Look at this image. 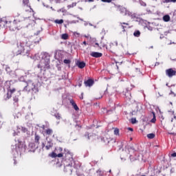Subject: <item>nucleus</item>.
Instances as JSON below:
<instances>
[{
	"mask_svg": "<svg viewBox=\"0 0 176 176\" xmlns=\"http://www.w3.org/2000/svg\"><path fill=\"white\" fill-rule=\"evenodd\" d=\"M38 34H39V32L30 38H24L17 45L16 50L15 51L14 56H19V54H22V53L28 54L30 50H31L35 45H38V43L41 42V38L38 36Z\"/></svg>",
	"mask_w": 176,
	"mask_h": 176,
	"instance_id": "obj_1",
	"label": "nucleus"
},
{
	"mask_svg": "<svg viewBox=\"0 0 176 176\" xmlns=\"http://www.w3.org/2000/svg\"><path fill=\"white\" fill-rule=\"evenodd\" d=\"M36 60H41L38 65V68L41 69V71H46L50 68V56L49 54L46 52H41L35 55Z\"/></svg>",
	"mask_w": 176,
	"mask_h": 176,
	"instance_id": "obj_2",
	"label": "nucleus"
},
{
	"mask_svg": "<svg viewBox=\"0 0 176 176\" xmlns=\"http://www.w3.org/2000/svg\"><path fill=\"white\" fill-rule=\"evenodd\" d=\"M74 162V158L72 157V154L71 153H67L65 154V157L62 160V166H64V171L69 173V174H72V163Z\"/></svg>",
	"mask_w": 176,
	"mask_h": 176,
	"instance_id": "obj_3",
	"label": "nucleus"
},
{
	"mask_svg": "<svg viewBox=\"0 0 176 176\" xmlns=\"http://www.w3.org/2000/svg\"><path fill=\"white\" fill-rule=\"evenodd\" d=\"M0 27H9L11 31H16V30H17L16 20L12 23L10 21H8L5 17L0 18Z\"/></svg>",
	"mask_w": 176,
	"mask_h": 176,
	"instance_id": "obj_4",
	"label": "nucleus"
},
{
	"mask_svg": "<svg viewBox=\"0 0 176 176\" xmlns=\"http://www.w3.org/2000/svg\"><path fill=\"white\" fill-rule=\"evenodd\" d=\"M38 91V88H36V85L32 82L31 80H28L26 82V86L23 88V91Z\"/></svg>",
	"mask_w": 176,
	"mask_h": 176,
	"instance_id": "obj_5",
	"label": "nucleus"
},
{
	"mask_svg": "<svg viewBox=\"0 0 176 176\" xmlns=\"http://www.w3.org/2000/svg\"><path fill=\"white\" fill-rule=\"evenodd\" d=\"M120 11L122 14H124V16H128L129 17H131V19H132L133 20L137 18V14L127 11V10L124 8V7H120Z\"/></svg>",
	"mask_w": 176,
	"mask_h": 176,
	"instance_id": "obj_6",
	"label": "nucleus"
},
{
	"mask_svg": "<svg viewBox=\"0 0 176 176\" xmlns=\"http://www.w3.org/2000/svg\"><path fill=\"white\" fill-rule=\"evenodd\" d=\"M42 145H43V148H45V149H47V151H49V149H50L51 148H53V145H54L53 140L49 138V137H47L45 143H43Z\"/></svg>",
	"mask_w": 176,
	"mask_h": 176,
	"instance_id": "obj_7",
	"label": "nucleus"
},
{
	"mask_svg": "<svg viewBox=\"0 0 176 176\" xmlns=\"http://www.w3.org/2000/svg\"><path fill=\"white\" fill-rule=\"evenodd\" d=\"M6 71L10 74L12 78H16V76H20V74H24V71L20 69L16 70L15 72H10V68L9 67H7Z\"/></svg>",
	"mask_w": 176,
	"mask_h": 176,
	"instance_id": "obj_8",
	"label": "nucleus"
},
{
	"mask_svg": "<svg viewBox=\"0 0 176 176\" xmlns=\"http://www.w3.org/2000/svg\"><path fill=\"white\" fill-rule=\"evenodd\" d=\"M15 146V152L16 155H21V152H23L21 146H23V145H21V141H20V140H17V143H16Z\"/></svg>",
	"mask_w": 176,
	"mask_h": 176,
	"instance_id": "obj_9",
	"label": "nucleus"
},
{
	"mask_svg": "<svg viewBox=\"0 0 176 176\" xmlns=\"http://www.w3.org/2000/svg\"><path fill=\"white\" fill-rule=\"evenodd\" d=\"M29 152H35V149H38V144H36V143H30L29 145Z\"/></svg>",
	"mask_w": 176,
	"mask_h": 176,
	"instance_id": "obj_10",
	"label": "nucleus"
},
{
	"mask_svg": "<svg viewBox=\"0 0 176 176\" xmlns=\"http://www.w3.org/2000/svg\"><path fill=\"white\" fill-rule=\"evenodd\" d=\"M14 93H16V89L10 88L8 91L6 100H9L12 97V94H14Z\"/></svg>",
	"mask_w": 176,
	"mask_h": 176,
	"instance_id": "obj_11",
	"label": "nucleus"
},
{
	"mask_svg": "<svg viewBox=\"0 0 176 176\" xmlns=\"http://www.w3.org/2000/svg\"><path fill=\"white\" fill-rule=\"evenodd\" d=\"M166 74L168 78H173V76H175L176 72L173 69H168L166 70Z\"/></svg>",
	"mask_w": 176,
	"mask_h": 176,
	"instance_id": "obj_12",
	"label": "nucleus"
},
{
	"mask_svg": "<svg viewBox=\"0 0 176 176\" xmlns=\"http://www.w3.org/2000/svg\"><path fill=\"white\" fill-rule=\"evenodd\" d=\"M17 133H20V131H22V133H26L27 135H30L31 134L28 129L23 126H17Z\"/></svg>",
	"mask_w": 176,
	"mask_h": 176,
	"instance_id": "obj_13",
	"label": "nucleus"
},
{
	"mask_svg": "<svg viewBox=\"0 0 176 176\" xmlns=\"http://www.w3.org/2000/svg\"><path fill=\"white\" fill-rule=\"evenodd\" d=\"M18 21L20 22V21H26V23H31V21H31V19H30V16L28 17H24L23 16H19L18 17Z\"/></svg>",
	"mask_w": 176,
	"mask_h": 176,
	"instance_id": "obj_14",
	"label": "nucleus"
},
{
	"mask_svg": "<svg viewBox=\"0 0 176 176\" xmlns=\"http://www.w3.org/2000/svg\"><path fill=\"white\" fill-rule=\"evenodd\" d=\"M85 85L86 86V87H91V86H93V85H94V80H91V79H89L86 81H85Z\"/></svg>",
	"mask_w": 176,
	"mask_h": 176,
	"instance_id": "obj_15",
	"label": "nucleus"
},
{
	"mask_svg": "<svg viewBox=\"0 0 176 176\" xmlns=\"http://www.w3.org/2000/svg\"><path fill=\"white\" fill-rule=\"evenodd\" d=\"M91 56L92 57H95L96 58H98V57H102V54L100 53V52H93L91 53Z\"/></svg>",
	"mask_w": 176,
	"mask_h": 176,
	"instance_id": "obj_16",
	"label": "nucleus"
},
{
	"mask_svg": "<svg viewBox=\"0 0 176 176\" xmlns=\"http://www.w3.org/2000/svg\"><path fill=\"white\" fill-rule=\"evenodd\" d=\"M34 137V142L36 145H38V146H39V140H41V137L37 134H35Z\"/></svg>",
	"mask_w": 176,
	"mask_h": 176,
	"instance_id": "obj_17",
	"label": "nucleus"
},
{
	"mask_svg": "<svg viewBox=\"0 0 176 176\" xmlns=\"http://www.w3.org/2000/svg\"><path fill=\"white\" fill-rule=\"evenodd\" d=\"M23 3L24 5V8H28V9H31V7H30V0H23Z\"/></svg>",
	"mask_w": 176,
	"mask_h": 176,
	"instance_id": "obj_18",
	"label": "nucleus"
},
{
	"mask_svg": "<svg viewBox=\"0 0 176 176\" xmlns=\"http://www.w3.org/2000/svg\"><path fill=\"white\" fill-rule=\"evenodd\" d=\"M77 65L78 68L82 69L85 68V67H86V63H85V62H78Z\"/></svg>",
	"mask_w": 176,
	"mask_h": 176,
	"instance_id": "obj_19",
	"label": "nucleus"
},
{
	"mask_svg": "<svg viewBox=\"0 0 176 176\" xmlns=\"http://www.w3.org/2000/svg\"><path fill=\"white\" fill-rule=\"evenodd\" d=\"M20 76H15V78H19V80L20 82H24V77L23 76H21L22 75H24V72L23 74H19Z\"/></svg>",
	"mask_w": 176,
	"mask_h": 176,
	"instance_id": "obj_20",
	"label": "nucleus"
},
{
	"mask_svg": "<svg viewBox=\"0 0 176 176\" xmlns=\"http://www.w3.org/2000/svg\"><path fill=\"white\" fill-rule=\"evenodd\" d=\"M57 12L58 13H60V12H61L62 13H63V16H65V14H67V10H65V8H64L58 10Z\"/></svg>",
	"mask_w": 176,
	"mask_h": 176,
	"instance_id": "obj_21",
	"label": "nucleus"
},
{
	"mask_svg": "<svg viewBox=\"0 0 176 176\" xmlns=\"http://www.w3.org/2000/svg\"><path fill=\"white\" fill-rule=\"evenodd\" d=\"M14 119H19V118L21 117V113L20 112L14 113L13 114Z\"/></svg>",
	"mask_w": 176,
	"mask_h": 176,
	"instance_id": "obj_22",
	"label": "nucleus"
},
{
	"mask_svg": "<svg viewBox=\"0 0 176 176\" xmlns=\"http://www.w3.org/2000/svg\"><path fill=\"white\" fill-rule=\"evenodd\" d=\"M121 27H122V31L124 32L126 31L125 28H126V25H129V23H120Z\"/></svg>",
	"mask_w": 176,
	"mask_h": 176,
	"instance_id": "obj_23",
	"label": "nucleus"
},
{
	"mask_svg": "<svg viewBox=\"0 0 176 176\" xmlns=\"http://www.w3.org/2000/svg\"><path fill=\"white\" fill-rule=\"evenodd\" d=\"M133 35L136 38H140V36L141 35V32L139 30H136L134 32Z\"/></svg>",
	"mask_w": 176,
	"mask_h": 176,
	"instance_id": "obj_24",
	"label": "nucleus"
},
{
	"mask_svg": "<svg viewBox=\"0 0 176 176\" xmlns=\"http://www.w3.org/2000/svg\"><path fill=\"white\" fill-rule=\"evenodd\" d=\"M164 21L168 22L170 21V15H165L163 16Z\"/></svg>",
	"mask_w": 176,
	"mask_h": 176,
	"instance_id": "obj_25",
	"label": "nucleus"
},
{
	"mask_svg": "<svg viewBox=\"0 0 176 176\" xmlns=\"http://www.w3.org/2000/svg\"><path fill=\"white\" fill-rule=\"evenodd\" d=\"M101 141L104 142V144H108L109 142V139H108V138H102Z\"/></svg>",
	"mask_w": 176,
	"mask_h": 176,
	"instance_id": "obj_26",
	"label": "nucleus"
},
{
	"mask_svg": "<svg viewBox=\"0 0 176 176\" xmlns=\"http://www.w3.org/2000/svg\"><path fill=\"white\" fill-rule=\"evenodd\" d=\"M98 175L99 176H104V171L101 170V169H98L97 171H96Z\"/></svg>",
	"mask_w": 176,
	"mask_h": 176,
	"instance_id": "obj_27",
	"label": "nucleus"
},
{
	"mask_svg": "<svg viewBox=\"0 0 176 176\" xmlns=\"http://www.w3.org/2000/svg\"><path fill=\"white\" fill-rule=\"evenodd\" d=\"M164 3H176V0H164Z\"/></svg>",
	"mask_w": 176,
	"mask_h": 176,
	"instance_id": "obj_28",
	"label": "nucleus"
},
{
	"mask_svg": "<svg viewBox=\"0 0 176 176\" xmlns=\"http://www.w3.org/2000/svg\"><path fill=\"white\" fill-rule=\"evenodd\" d=\"M3 81L0 80V94L3 91Z\"/></svg>",
	"mask_w": 176,
	"mask_h": 176,
	"instance_id": "obj_29",
	"label": "nucleus"
},
{
	"mask_svg": "<svg viewBox=\"0 0 176 176\" xmlns=\"http://www.w3.org/2000/svg\"><path fill=\"white\" fill-rule=\"evenodd\" d=\"M61 39H64L65 41L68 39V34H63L61 35Z\"/></svg>",
	"mask_w": 176,
	"mask_h": 176,
	"instance_id": "obj_30",
	"label": "nucleus"
},
{
	"mask_svg": "<svg viewBox=\"0 0 176 176\" xmlns=\"http://www.w3.org/2000/svg\"><path fill=\"white\" fill-rule=\"evenodd\" d=\"M54 22L56 23V24H63V23H64V20H63V19H60V20L56 19V20H55Z\"/></svg>",
	"mask_w": 176,
	"mask_h": 176,
	"instance_id": "obj_31",
	"label": "nucleus"
},
{
	"mask_svg": "<svg viewBox=\"0 0 176 176\" xmlns=\"http://www.w3.org/2000/svg\"><path fill=\"white\" fill-rule=\"evenodd\" d=\"M46 134H47L48 135L53 134V130H52L50 129H47L46 130Z\"/></svg>",
	"mask_w": 176,
	"mask_h": 176,
	"instance_id": "obj_32",
	"label": "nucleus"
},
{
	"mask_svg": "<svg viewBox=\"0 0 176 176\" xmlns=\"http://www.w3.org/2000/svg\"><path fill=\"white\" fill-rule=\"evenodd\" d=\"M154 137H155V133H149L147 135V138H149V140H153Z\"/></svg>",
	"mask_w": 176,
	"mask_h": 176,
	"instance_id": "obj_33",
	"label": "nucleus"
},
{
	"mask_svg": "<svg viewBox=\"0 0 176 176\" xmlns=\"http://www.w3.org/2000/svg\"><path fill=\"white\" fill-rule=\"evenodd\" d=\"M153 118L151 120V123H155L156 122V116H155V112H153Z\"/></svg>",
	"mask_w": 176,
	"mask_h": 176,
	"instance_id": "obj_34",
	"label": "nucleus"
},
{
	"mask_svg": "<svg viewBox=\"0 0 176 176\" xmlns=\"http://www.w3.org/2000/svg\"><path fill=\"white\" fill-rule=\"evenodd\" d=\"M114 134H115V135H119V129L116 128L114 129Z\"/></svg>",
	"mask_w": 176,
	"mask_h": 176,
	"instance_id": "obj_35",
	"label": "nucleus"
},
{
	"mask_svg": "<svg viewBox=\"0 0 176 176\" xmlns=\"http://www.w3.org/2000/svg\"><path fill=\"white\" fill-rule=\"evenodd\" d=\"M63 63H64L65 64H71V60H69V59H65V60H63Z\"/></svg>",
	"mask_w": 176,
	"mask_h": 176,
	"instance_id": "obj_36",
	"label": "nucleus"
},
{
	"mask_svg": "<svg viewBox=\"0 0 176 176\" xmlns=\"http://www.w3.org/2000/svg\"><path fill=\"white\" fill-rule=\"evenodd\" d=\"M139 3H140L141 6H146V3L144 2L142 0L139 1Z\"/></svg>",
	"mask_w": 176,
	"mask_h": 176,
	"instance_id": "obj_37",
	"label": "nucleus"
},
{
	"mask_svg": "<svg viewBox=\"0 0 176 176\" xmlns=\"http://www.w3.org/2000/svg\"><path fill=\"white\" fill-rule=\"evenodd\" d=\"M2 124H3V122H2V114L0 113V129L2 127Z\"/></svg>",
	"mask_w": 176,
	"mask_h": 176,
	"instance_id": "obj_38",
	"label": "nucleus"
},
{
	"mask_svg": "<svg viewBox=\"0 0 176 176\" xmlns=\"http://www.w3.org/2000/svg\"><path fill=\"white\" fill-rule=\"evenodd\" d=\"M73 108L75 109V111H79V107H78V105L76 103L75 104H73Z\"/></svg>",
	"mask_w": 176,
	"mask_h": 176,
	"instance_id": "obj_39",
	"label": "nucleus"
},
{
	"mask_svg": "<svg viewBox=\"0 0 176 176\" xmlns=\"http://www.w3.org/2000/svg\"><path fill=\"white\" fill-rule=\"evenodd\" d=\"M55 117L56 118V119H58V120H60V119H61V115H60V113H57L55 115Z\"/></svg>",
	"mask_w": 176,
	"mask_h": 176,
	"instance_id": "obj_40",
	"label": "nucleus"
},
{
	"mask_svg": "<svg viewBox=\"0 0 176 176\" xmlns=\"http://www.w3.org/2000/svg\"><path fill=\"white\" fill-rule=\"evenodd\" d=\"M131 122L132 124H135V123L137 122V120L135 118H131Z\"/></svg>",
	"mask_w": 176,
	"mask_h": 176,
	"instance_id": "obj_41",
	"label": "nucleus"
},
{
	"mask_svg": "<svg viewBox=\"0 0 176 176\" xmlns=\"http://www.w3.org/2000/svg\"><path fill=\"white\" fill-rule=\"evenodd\" d=\"M76 5V3H73L72 4H71V5H69L68 6H67V8H74V7H75V6Z\"/></svg>",
	"mask_w": 176,
	"mask_h": 176,
	"instance_id": "obj_42",
	"label": "nucleus"
},
{
	"mask_svg": "<svg viewBox=\"0 0 176 176\" xmlns=\"http://www.w3.org/2000/svg\"><path fill=\"white\" fill-rule=\"evenodd\" d=\"M51 157H57V153H52L51 155H50Z\"/></svg>",
	"mask_w": 176,
	"mask_h": 176,
	"instance_id": "obj_43",
	"label": "nucleus"
},
{
	"mask_svg": "<svg viewBox=\"0 0 176 176\" xmlns=\"http://www.w3.org/2000/svg\"><path fill=\"white\" fill-rule=\"evenodd\" d=\"M101 1H102V2H106L107 3L112 2V0H101Z\"/></svg>",
	"mask_w": 176,
	"mask_h": 176,
	"instance_id": "obj_44",
	"label": "nucleus"
},
{
	"mask_svg": "<svg viewBox=\"0 0 176 176\" xmlns=\"http://www.w3.org/2000/svg\"><path fill=\"white\" fill-rule=\"evenodd\" d=\"M70 104H72V105L73 106V105L76 104V103H75V101H74V100L71 99Z\"/></svg>",
	"mask_w": 176,
	"mask_h": 176,
	"instance_id": "obj_45",
	"label": "nucleus"
},
{
	"mask_svg": "<svg viewBox=\"0 0 176 176\" xmlns=\"http://www.w3.org/2000/svg\"><path fill=\"white\" fill-rule=\"evenodd\" d=\"M74 35H75V36H79V35H80V34H79V33L77 32H74Z\"/></svg>",
	"mask_w": 176,
	"mask_h": 176,
	"instance_id": "obj_46",
	"label": "nucleus"
},
{
	"mask_svg": "<svg viewBox=\"0 0 176 176\" xmlns=\"http://www.w3.org/2000/svg\"><path fill=\"white\" fill-rule=\"evenodd\" d=\"M56 157H63V153L57 154Z\"/></svg>",
	"mask_w": 176,
	"mask_h": 176,
	"instance_id": "obj_47",
	"label": "nucleus"
},
{
	"mask_svg": "<svg viewBox=\"0 0 176 176\" xmlns=\"http://www.w3.org/2000/svg\"><path fill=\"white\" fill-rule=\"evenodd\" d=\"M63 0H55L56 3H61Z\"/></svg>",
	"mask_w": 176,
	"mask_h": 176,
	"instance_id": "obj_48",
	"label": "nucleus"
},
{
	"mask_svg": "<svg viewBox=\"0 0 176 176\" xmlns=\"http://www.w3.org/2000/svg\"><path fill=\"white\" fill-rule=\"evenodd\" d=\"M14 102H17V101H19V98L17 97L14 98Z\"/></svg>",
	"mask_w": 176,
	"mask_h": 176,
	"instance_id": "obj_49",
	"label": "nucleus"
},
{
	"mask_svg": "<svg viewBox=\"0 0 176 176\" xmlns=\"http://www.w3.org/2000/svg\"><path fill=\"white\" fill-rule=\"evenodd\" d=\"M84 25H85V27H87V25H89V22H87V21H84Z\"/></svg>",
	"mask_w": 176,
	"mask_h": 176,
	"instance_id": "obj_50",
	"label": "nucleus"
},
{
	"mask_svg": "<svg viewBox=\"0 0 176 176\" xmlns=\"http://www.w3.org/2000/svg\"><path fill=\"white\" fill-rule=\"evenodd\" d=\"M76 23H79V21H72V23L76 24Z\"/></svg>",
	"mask_w": 176,
	"mask_h": 176,
	"instance_id": "obj_51",
	"label": "nucleus"
},
{
	"mask_svg": "<svg viewBox=\"0 0 176 176\" xmlns=\"http://www.w3.org/2000/svg\"><path fill=\"white\" fill-rule=\"evenodd\" d=\"M97 46L98 47H100V44H98V43H95L94 47H97Z\"/></svg>",
	"mask_w": 176,
	"mask_h": 176,
	"instance_id": "obj_52",
	"label": "nucleus"
},
{
	"mask_svg": "<svg viewBox=\"0 0 176 176\" xmlns=\"http://www.w3.org/2000/svg\"><path fill=\"white\" fill-rule=\"evenodd\" d=\"M172 157H176V153H173L171 154Z\"/></svg>",
	"mask_w": 176,
	"mask_h": 176,
	"instance_id": "obj_53",
	"label": "nucleus"
},
{
	"mask_svg": "<svg viewBox=\"0 0 176 176\" xmlns=\"http://www.w3.org/2000/svg\"><path fill=\"white\" fill-rule=\"evenodd\" d=\"M43 6H45V8H49V5H45V3H43Z\"/></svg>",
	"mask_w": 176,
	"mask_h": 176,
	"instance_id": "obj_54",
	"label": "nucleus"
},
{
	"mask_svg": "<svg viewBox=\"0 0 176 176\" xmlns=\"http://www.w3.org/2000/svg\"><path fill=\"white\" fill-rule=\"evenodd\" d=\"M87 135V138H88V140H90V136L89 135V133H87L86 135H85V137Z\"/></svg>",
	"mask_w": 176,
	"mask_h": 176,
	"instance_id": "obj_55",
	"label": "nucleus"
},
{
	"mask_svg": "<svg viewBox=\"0 0 176 176\" xmlns=\"http://www.w3.org/2000/svg\"><path fill=\"white\" fill-rule=\"evenodd\" d=\"M12 134H13L14 137L15 135H17V133H16V131H14V133H13Z\"/></svg>",
	"mask_w": 176,
	"mask_h": 176,
	"instance_id": "obj_56",
	"label": "nucleus"
},
{
	"mask_svg": "<svg viewBox=\"0 0 176 176\" xmlns=\"http://www.w3.org/2000/svg\"><path fill=\"white\" fill-rule=\"evenodd\" d=\"M128 130H129V131H133V128H128Z\"/></svg>",
	"mask_w": 176,
	"mask_h": 176,
	"instance_id": "obj_57",
	"label": "nucleus"
},
{
	"mask_svg": "<svg viewBox=\"0 0 176 176\" xmlns=\"http://www.w3.org/2000/svg\"><path fill=\"white\" fill-rule=\"evenodd\" d=\"M83 45H87V43H86V41H83Z\"/></svg>",
	"mask_w": 176,
	"mask_h": 176,
	"instance_id": "obj_58",
	"label": "nucleus"
},
{
	"mask_svg": "<svg viewBox=\"0 0 176 176\" xmlns=\"http://www.w3.org/2000/svg\"><path fill=\"white\" fill-rule=\"evenodd\" d=\"M89 25H90L91 27H93V24H91V23H88Z\"/></svg>",
	"mask_w": 176,
	"mask_h": 176,
	"instance_id": "obj_59",
	"label": "nucleus"
},
{
	"mask_svg": "<svg viewBox=\"0 0 176 176\" xmlns=\"http://www.w3.org/2000/svg\"><path fill=\"white\" fill-rule=\"evenodd\" d=\"M50 9H52V10L55 11L56 10H54V8H53V7H50Z\"/></svg>",
	"mask_w": 176,
	"mask_h": 176,
	"instance_id": "obj_60",
	"label": "nucleus"
},
{
	"mask_svg": "<svg viewBox=\"0 0 176 176\" xmlns=\"http://www.w3.org/2000/svg\"><path fill=\"white\" fill-rule=\"evenodd\" d=\"M89 2H94V0H88Z\"/></svg>",
	"mask_w": 176,
	"mask_h": 176,
	"instance_id": "obj_61",
	"label": "nucleus"
},
{
	"mask_svg": "<svg viewBox=\"0 0 176 176\" xmlns=\"http://www.w3.org/2000/svg\"><path fill=\"white\" fill-rule=\"evenodd\" d=\"M80 20V21H83V19H80V17H78Z\"/></svg>",
	"mask_w": 176,
	"mask_h": 176,
	"instance_id": "obj_62",
	"label": "nucleus"
},
{
	"mask_svg": "<svg viewBox=\"0 0 176 176\" xmlns=\"http://www.w3.org/2000/svg\"><path fill=\"white\" fill-rule=\"evenodd\" d=\"M170 94H173L175 96V94L173 91L170 92Z\"/></svg>",
	"mask_w": 176,
	"mask_h": 176,
	"instance_id": "obj_63",
	"label": "nucleus"
},
{
	"mask_svg": "<svg viewBox=\"0 0 176 176\" xmlns=\"http://www.w3.org/2000/svg\"><path fill=\"white\" fill-rule=\"evenodd\" d=\"M115 43H116V45L118 46V43H117V41H116Z\"/></svg>",
	"mask_w": 176,
	"mask_h": 176,
	"instance_id": "obj_64",
	"label": "nucleus"
}]
</instances>
